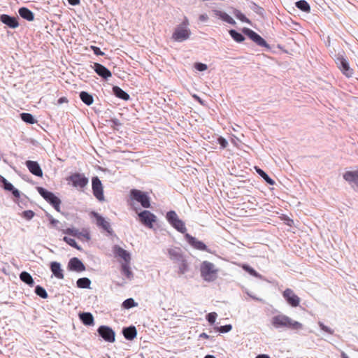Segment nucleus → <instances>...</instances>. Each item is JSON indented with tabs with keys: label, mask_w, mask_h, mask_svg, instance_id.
<instances>
[{
	"label": "nucleus",
	"mask_w": 358,
	"mask_h": 358,
	"mask_svg": "<svg viewBox=\"0 0 358 358\" xmlns=\"http://www.w3.org/2000/svg\"><path fill=\"white\" fill-rule=\"evenodd\" d=\"M50 268L51 271L57 278H64V275L63 273V270L61 268V265L59 263L57 262H52L50 265Z\"/></svg>",
	"instance_id": "5701e85b"
},
{
	"label": "nucleus",
	"mask_w": 358,
	"mask_h": 358,
	"mask_svg": "<svg viewBox=\"0 0 358 358\" xmlns=\"http://www.w3.org/2000/svg\"><path fill=\"white\" fill-rule=\"evenodd\" d=\"M80 98L82 101L87 106H90L94 102L93 96L86 92H81L80 93Z\"/></svg>",
	"instance_id": "7c9ffc66"
},
{
	"label": "nucleus",
	"mask_w": 358,
	"mask_h": 358,
	"mask_svg": "<svg viewBox=\"0 0 358 358\" xmlns=\"http://www.w3.org/2000/svg\"><path fill=\"white\" fill-rule=\"evenodd\" d=\"M63 239L69 245L76 248L77 250H80V247L77 244L74 239L69 238L67 236H64Z\"/></svg>",
	"instance_id": "c03bdc74"
},
{
	"label": "nucleus",
	"mask_w": 358,
	"mask_h": 358,
	"mask_svg": "<svg viewBox=\"0 0 358 358\" xmlns=\"http://www.w3.org/2000/svg\"><path fill=\"white\" fill-rule=\"evenodd\" d=\"M341 357H342V358H349V357L347 356V355H346L345 352H343L341 353Z\"/></svg>",
	"instance_id": "680f3d73"
},
{
	"label": "nucleus",
	"mask_w": 358,
	"mask_h": 358,
	"mask_svg": "<svg viewBox=\"0 0 358 358\" xmlns=\"http://www.w3.org/2000/svg\"><path fill=\"white\" fill-rule=\"evenodd\" d=\"M217 316V313L215 312H213V313H210L209 314H208L206 318H207V320L208 321V322L210 324H213L215 323Z\"/></svg>",
	"instance_id": "49530a36"
},
{
	"label": "nucleus",
	"mask_w": 358,
	"mask_h": 358,
	"mask_svg": "<svg viewBox=\"0 0 358 358\" xmlns=\"http://www.w3.org/2000/svg\"><path fill=\"white\" fill-rule=\"evenodd\" d=\"M282 296L287 302L292 307L299 306L301 299L294 294V291L289 288H287L282 293Z\"/></svg>",
	"instance_id": "1a4fd4ad"
},
{
	"label": "nucleus",
	"mask_w": 358,
	"mask_h": 358,
	"mask_svg": "<svg viewBox=\"0 0 358 358\" xmlns=\"http://www.w3.org/2000/svg\"><path fill=\"white\" fill-rule=\"evenodd\" d=\"M138 215L140 222L150 229L153 227V224L157 221V217L148 210H143Z\"/></svg>",
	"instance_id": "423d86ee"
},
{
	"label": "nucleus",
	"mask_w": 358,
	"mask_h": 358,
	"mask_svg": "<svg viewBox=\"0 0 358 358\" xmlns=\"http://www.w3.org/2000/svg\"><path fill=\"white\" fill-rule=\"evenodd\" d=\"M176 230H178V231L181 232V233H185L187 229H186V227L185 226V224L184 222L178 219V220H176L175 222H173L172 224H171Z\"/></svg>",
	"instance_id": "c9c22d12"
},
{
	"label": "nucleus",
	"mask_w": 358,
	"mask_h": 358,
	"mask_svg": "<svg viewBox=\"0 0 358 358\" xmlns=\"http://www.w3.org/2000/svg\"><path fill=\"white\" fill-rule=\"evenodd\" d=\"M76 283L79 288H90L91 281L87 278H81L77 280Z\"/></svg>",
	"instance_id": "f704fd0d"
},
{
	"label": "nucleus",
	"mask_w": 358,
	"mask_h": 358,
	"mask_svg": "<svg viewBox=\"0 0 358 358\" xmlns=\"http://www.w3.org/2000/svg\"><path fill=\"white\" fill-rule=\"evenodd\" d=\"M199 337L205 338V339H208L209 338V336L206 333H202L200 334Z\"/></svg>",
	"instance_id": "13d9d810"
},
{
	"label": "nucleus",
	"mask_w": 358,
	"mask_h": 358,
	"mask_svg": "<svg viewBox=\"0 0 358 358\" xmlns=\"http://www.w3.org/2000/svg\"><path fill=\"white\" fill-rule=\"evenodd\" d=\"M69 267L71 270L78 272L83 271L85 270V267L83 262L76 257H73L70 259L69 263Z\"/></svg>",
	"instance_id": "aec40b11"
},
{
	"label": "nucleus",
	"mask_w": 358,
	"mask_h": 358,
	"mask_svg": "<svg viewBox=\"0 0 358 358\" xmlns=\"http://www.w3.org/2000/svg\"><path fill=\"white\" fill-rule=\"evenodd\" d=\"M26 166L32 174L36 176H42L43 171L38 162L28 160L26 162Z\"/></svg>",
	"instance_id": "f3484780"
},
{
	"label": "nucleus",
	"mask_w": 358,
	"mask_h": 358,
	"mask_svg": "<svg viewBox=\"0 0 358 358\" xmlns=\"http://www.w3.org/2000/svg\"><path fill=\"white\" fill-rule=\"evenodd\" d=\"M64 233L73 236H78L80 234L78 230L74 228H67L64 230Z\"/></svg>",
	"instance_id": "a18cd8bd"
},
{
	"label": "nucleus",
	"mask_w": 358,
	"mask_h": 358,
	"mask_svg": "<svg viewBox=\"0 0 358 358\" xmlns=\"http://www.w3.org/2000/svg\"><path fill=\"white\" fill-rule=\"evenodd\" d=\"M38 192L40 195L49 202L56 210L59 211V206L61 203L60 199L56 196L52 192L48 191L43 187H38Z\"/></svg>",
	"instance_id": "20e7f679"
},
{
	"label": "nucleus",
	"mask_w": 358,
	"mask_h": 358,
	"mask_svg": "<svg viewBox=\"0 0 358 358\" xmlns=\"http://www.w3.org/2000/svg\"><path fill=\"white\" fill-rule=\"evenodd\" d=\"M121 273L127 279L131 280L134 277V273L130 267V263H121Z\"/></svg>",
	"instance_id": "bb28decb"
},
{
	"label": "nucleus",
	"mask_w": 358,
	"mask_h": 358,
	"mask_svg": "<svg viewBox=\"0 0 358 358\" xmlns=\"http://www.w3.org/2000/svg\"><path fill=\"white\" fill-rule=\"evenodd\" d=\"M343 177L355 189L358 190V169L345 171Z\"/></svg>",
	"instance_id": "0eeeda50"
},
{
	"label": "nucleus",
	"mask_w": 358,
	"mask_h": 358,
	"mask_svg": "<svg viewBox=\"0 0 358 358\" xmlns=\"http://www.w3.org/2000/svg\"><path fill=\"white\" fill-rule=\"evenodd\" d=\"M92 191L94 196L100 201L104 200L103 186L98 177H94L92 180Z\"/></svg>",
	"instance_id": "6e6552de"
},
{
	"label": "nucleus",
	"mask_w": 358,
	"mask_h": 358,
	"mask_svg": "<svg viewBox=\"0 0 358 358\" xmlns=\"http://www.w3.org/2000/svg\"><path fill=\"white\" fill-rule=\"evenodd\" d=\"M232 329V326L231 324H227L224 326H221L217 327V331L220 333H227L231 331Z\"/></svg>",
	"instance_id": "09e8293b"
},
{
	"label": "nucleus",
	"mask_w": 358,
	"mask_h": 358,
	"mask_svg": "<svg viewBox=\"0 0 358 358\" xmlns=\"http://www.w3.org/2000/svg\"><path fill=\"white\" fill-rule=\"evenodd\" d=\"M58 220L54 219V218H52L50 220V223L52 224V225H56L57 223H58Z\"/></svg>",
	"instance_id": "bf43d9fd"
},
{
	"label": "nucleus",
	"mask_w": 358,
	"mask_h": 358,
	"mask_svg": "<svg viewBox=\"0 0 358 358\" xmlns=\"http://www.w3.org/2000/svg\"><path fill=\"white\" fill-rule=\"evenodd\" d=\"M185 238L187 242L194 248L199 250H206V245L203 242L197 240L196 238L192 236L189 234H185Z\"/></svg>",
	"instance_id": "dca6fc26"
},
{
	"label": "nucleus",
	"mask_w": 358,
	"mask_h": 358,
	"mask_svg": "<svg viewBox=\"0 0 358 358\" xmlns=\"http://www.w3.org/2000/svg\"><path fill=\"white\" fill-rule=\"evenodd\" d=\"M337 64L339 69L345 76H346L348 78L352 76L353 70L350 67L348 61L345 58L338 57Z\"/></svg>",
	"instance_id": "4468645a"
},
{
	"label": "nucleus",
	"mask_w": 358,
	"mask_h": 358,
	"mask_svg": "<svg viewBox=\"0 0 358 358\" xmlns=\"http://www.w3.org/2000/svg\"><path fill=\"white\" fill-rule=\"evenodd\" d=\"M20 278L21 280L23 281L24 282L27 283L30 286H33L34 282L31 275L29 273L25 271L22 272L20 273Z\"/></svg>",
	"instance_id": "2f4dec72"
},
{
	"label": "nucleus",
	"mask_w": 358,
	"mask_h": 358,
	"mask_svg": "<svg viewBox=\"0 0 358 358\" xmlns=\"http://www.w3.org/2000/svg\"><path fill=\"white\" fill-rule=\"evenodd\" d=\"M218 268L210 262L203 261L200 266V273L203 280L213 282L217 278Z\"/></svg>",
	"instance_id": "f03ea898"
},
{
	"label": "nucleus",
	"mask_w": 358,
	"mask_h": 358,
	"mask_svg": "<svg viewBox=\"0 0 358 358\" xmlns=\"http://www.w3.org/2000/svg\"><path fill=\"white\" fill-rule=\"evenodd\" d=\"M255 170L257 173L260 176H262L267 183H268L269 185H273L275 183L274 180L271 179L263 170L257 166H255Z\"/></svg>",
	"instance_id": "72a5a7b5"
},
{
	"label": "nucleus",
	"mask_w": 358,
	"mask_h": 358,
	"mask_svg": "<svg viewBox=\"0 0 358 358\" xmlns=\"http://www.w3.org/2000/svg\"><path fill=\"white\" fill-rule=\"evenodd\" d=\"M94 216L96 218V224L98 226L101 227L108 232H110L111 227L110 223L108 221H106L102 216L96 213H94Z\"/></svg>",
	"instance_id": "412c9836"
},
{
	"label": "nucleus",
	"mask_w": 358,
	"mask_h": 358,
	"mask_svg": "<svg viewBox=\"0 0 358 358\" xmlns=\"http://www.w3.org/2000/svg\"><path fill=\"white\" fill-rule=\"evenodd\" d=\"M35 292L37 295H38L39 296H41L43 299H47L48 296V293L46 292L45 289L39 285L36 287Z\"/></svg>",
	"instance_id": "a19ab883"
},
{
	"label": "nucleus",
	"mask_w": 358,
	"mask_h": 358,
	"mask_svg": "<svg viewBox=\"0 0 358 358\" xmlns=\"http://www.w3.org/2000/svg\"><path fill=\"white\" fill-rule=\"evenodd\" d=\"M113 92L117 97L121 99H123L124 101H127L129 99V95L117 86H115L113 87Z\"/></svg>",
	"instance_id": "c85d7f7f"
},
{
	"label": "nucleus",
	"mask_w": 358,
	"mask_h": 358,
	"mask_svg": "<svg viewBox=\"0 0 358 358\" xmlns=\"http://www.w3.org/2000/svg\"><path fill=\"white\" fill-rule=\"evenodd\" d=\"M168 254L169 258L174 262L176 263L179 260H181L184 256L182 255L180 248H171L168 250Z\"/></svg>",
	"instance_id": "4be33fe9"
},
{
	"label": "nucleus",
	"mask_w": 358,
	"mask_h": 358,
	"mask_svg": "<svg viewBox=\"0 0 358 358\" xmlns=\"http://www.w3.org/2000/svg\"><path fill=\"white\" fill-rule=\"evenodd\" d=\"M233 13L236 17H237L241 21L248 23L250 22L249 20L240 10L235 9Z\"/></svg>",
	"instance_id": "37998d69"
},
{
	"label": "nucleus",
	"mask_w": 358,
	"mask_h": 358,
	"mask_svg": "<svg viewBox=\"0 0 358 358\" xmlns=\"http://www.w3.org/2000/svg\"><path fill=\"white\" fill-rule=\"evenodd\" d=\"M241 267L244 271L250 273L251 275L257 278L260 277L259 274L254 268H252L248 264H242Z\"/></svg>",
	"instance_id": "58836bf2"
},
{
	"label": "nucleus",
	"mask_w": 358,
	"mask_h": 358,
	"mask_svg": "<svg viewBox=\"0 0 358 358\" xmlns=\"http://www.w3.org/2000/svg\"><path fill=\"white\" fill-rule=\"evenodd\" d=\"M176 264H177L178 274L179 275H183L188 271L189 264L185 257L182 258L181 260H179Z\"/></svg>",
	"instance_id": "b1692460"
},
{
	"label": "nucleus",
	"mask_w": 358,
	"mask_h": 358,
	"mask_svg": "<svg viewBox=\"0 0 358 358\" xmlns=\"http://www.w3.org/2000/svg\"><path fill=\"white\" fill-rule=\"evenodd\" d=\"M255 358H270V357L267 355L262 354L257 355Z\"/></svg>",
	"instance_id": "4d7b16f0"
},
{
	"label": "nucleus",
	"mask_w": 358,
	"mask_h": 358,
	"mask_svg": "<svg viewBox=\"0 0 358 358\" xmlns=\"http://www.w3.org/2000/svg\"><path fill=\"white\" fill-rule=\"evenodd\" d=\"M90 48L93 50L94 53L96 55H101L102 56V55H104V52H102L99 47H96V46H94V45H92L90 47Z\"/></svg>",
	"instance_id": "3c124183"
},
{
	"label": "nucleus",
	"mask_w": 358,
	"mask_h": 358,
	"mask_svg": "<svg viewBox=\"0 0 358 358\" xmlns=\"http://www.w3.org/2000/svg\"><path fill=\"white\" fill-rule=\"evenodd\" d=\"M123 335L127 340H133L136 337L137 331L135 327L131 326L123 329Z\"/></svg>",
	"instance_id": "a878e982"
},
{
	"label": "nucleus",
	"mask_w": 358,
	"mask_h": 358,
	"mask_svg": "<svg viewBox=\"0 0 358 358\" xmlns=\"http://www.w3.org/2000/svg\"><path fill=\"white\" fill-rule=\"evenodd\" d=\"M318 324H319L320 327L321 328V329L322 331H325V332H327V333H328L329 334H334V330L331 329L330 327L324 325L322 322H319Z\"/></svg>",
	"instance_id": "de8ad7c7"
},
{
	"label": "nucleus",
	"mask_w": 358,
	"mask_h": 358,
	"mask_svg": "<svg viewBox=\"0 0 358 358\" xmlns=\"http://www.w3.org/2000/svg\"><path fill=\"white\" fill-rule=\"evenodd\" d=\"M80 319L85 325H92L94 324V317L90 313H83L80 314Z\"/></svg>",
	"instance_id": "c756f323"
},
{
	"label": "nucleus",
	"mask_w": 358,
	"mask_h": 358,
	"mask_svg": "<svg viewBox=\"0 0 358 358\" xmlns=\"http://www.w3.org/2000/svg\"><path fill=\"white\" fill-rule=\"evenodd\" d=\"M137 306V303L134 301V300L131 298L126 299L123 303L122 306L123 308L126 309H129L131 308L135 307Z\"/></svg>",
	"instance_id": "79ce46f5"
},
{
	"label": "nucleus",
	"mask_w": 358,
	"mask_h": 358,
	"mask_svg": "<svg viewBox=\"0 0 358 358\" xmlns=\"http://www.w3.org/2000/svg\"><path fill=\"white\" fill-rule=\"evenodd\" d=\"M18 13L22 18L28 21H33L34 20V13L29 9L25 7L20 8L18 10Z\"/></svg>",
	"instance_id": "cd10ccee"
},
{
	"label": "nucleus",
	"mask_w": 358,
	"mask_h": 358,
	"mask_svg": "<svg viewBox=\"0 0 358 358\" xmlns=\"http://www.w3.org/2000/svg\"><path fill=\"white\" fill-rule=\"evenodd\" d=\"M199 20L201 22H206L208 19V16L206 14H202L199 15Z\"/></svg>",
	"instance_id": "5fc2aeb1"
},
{
	"label": "nucleus",
	"mask_w": 358,
	"mask_h": 358,
	"mask_svg": "<svg viewBox=\"0 0 358 358\" xmlns=\"http://www.w3.org/2000/svg\"><path fill=\"white\" fill-rule=\"evenodd\" d=\"M113 252L115 257H119L123 261L122 263H130L131 255L129 252L120 246L117 245H114L113 248Z\"/></svg>",
	"instance_id": "9b49d317"
},
{
	"label": "nucleus",
	"mask_w": 358,
	"mask_h": 358,
	"mask_svg": "<svg viewBox=\"0 0 358 358\" xmlns=\"http://www.w3.org/2000/svg\"><path fill=\"white\" fill-rule=\"evenodd\" d=\"M130 197L131 199L140 203L145 208L150 207V201L147 193L141 190L133 189L130 191Z\"/></svg>",
	"instance_id": "39448f33"
},
{
	"label": "nucleus",
	"mask_w": 358,
	"mask_h": 358,
	"mask_svg": "<svg viewBox=\"0 0 358 358\" xmlns=\"http://www.w3.org/2000/svg\"><path fill=\"white\" fill-rule=\"evenodd\" d=\"M124 284V282H122V283H117V285L118 286L123 285Z\"/></svg>",
	"instance_id": "0e129e2a"
},
{
	"label": "nucleus",
	"mask_w": 358,
	"mask_h": 358,
	"mask_svg": "<svg viewBox=\"0 0 358 358\" xmlns=\"http://www.w3.org/2000/svg\"><path fill=\"white\" fill-rule=\"evenodd\" d=\"M70 180L74 187L79 188H84L88 183V179L80 173H74L71 176Z\"/></svg>",
	"instance_id": "ddd939ff"
},
{
	"label": "nucleus",
	"mask_w": 358,
	"mask_h": 358,
	"mask_svg": "<svg viewBox=\"0 0 358 358\" xmlns=\"http://www.w3.org/2000/svg\"><path fill=\"white\" fill-rule=\"evenodd\" d=\"M21 119L29 124H34L36 122V120L34 119V116L27 113H23L20 114Z\"/></svg>",
	"instance_id": "4c0bfd02"
},
{
	"label": "nucleus",
	"mask_w": 358,
	"mask_h": 358,
	"mask_svg": "<svg viewBox=\"0 0 358 358\" xmlns=\"http://www.w3.org/2000/svg\"><path fill=\"white\" fill-rule=\"evenodd\" d=\"M166 219L168 220L169 223L171 224H172L173 222H175L179 218H178V216L176 214V213L175 211L171 210V211H169V212L167 213V214H166Z\"/></svg>",
	"instance_id": "ea45409f"
},
{
	"label": "nucleus",
	"mask_w": 358,
	"mask_h": 358,
	"mask_svg": "<svg viewBox=\"0 0 358 358\" xmlns=\"http://www.w3.org/2000/svg\"><path fill=\"white\" fill-rule=\"evenodd\" d=\"M205 358H215V357L213 355H206V356L205 357Z\"/></svg>",
	"instance_id": "e2e57ef3"
},
{
	"label": "nucleus",
	"mask_w": 358,
	"mask_h": 358,
	"mask_svg": "<svg viewBox=\"0 0 358 358\" xmlns=\"http://www.w3.org/2000/svg\"><path fill=\"white\" fill-rule=\"evenodd\" d=\"M94 71L101 77L107 79L110 77H111L112 73L111 72L106 68L104 66L99 64V63H94Z\"/></svg>",
	"instance_id": "2eb2a0df"
},
{
	"label": "nucleus",
	"mask_w": 358,
	"mask_h": 358,
	"mask_svg": "<svg viewBox=\"0 0 358 358\" xmlns=\"http://www.w3.org/2000/svg\"><path fill=\"white\" fill-rule=\"evenodd\" d=\"M0 182H1L3 184V188L6 189V190H8V191H10L12 192V194L15 197V198H20V192L15 189L13 185L9 182L5 178H3V176H0Z\"/></svg>",
	"instance_id": "6ab92c4d"
},
{
	"label": "nucleus",
	"mask_w": 358,
	"mask_h": 358,
	"mask_svg": "<svg viewBox=\"0 0 358 358\" xmlns=\"http://www.w3.org/2000/svg\"><path fill=\"white\" fill-rule=\"evenodd\" d=\"M217 141L222 148H225L228 145V142L223 137H219Z\"/></svg>",
	"instance_id": "864d4df0"
},
{
	"label": "nucleus",
	"mask_w": 358,
	"mask_h": 358,
	"mask_svg": "<svg viewBox=\"0 0 358 358\" xmlns=\"http://www.w3.org/2000/svg\"><path fill=\"white\" fill-rule=\"evenodd\" d=\"M1 21L10 28H16L19 26L17 17H11L6 14L0 16Z\"/></svg>",
	"instance_id": "a211bd4d"
},
{
	"label": "nucleus",
	"mask_w": 358,
	"mask_h": 358,
	"mask_svg": "<svg viewBox=\"0 0 358 358\" xmlns=\"http://www.w3.org/2000/svg\"><path fill=\"white\" fill-rule=\"evenodd\" d=\"M188 26L189 20L185 17L182 22L176 27L172 34V39L177 42H182L188 39L191 34V31Z\"/></svg>",
	"instance_id": "7ed1b4c3"
},
{
	"label": "nucleus",
	"mask_w": 358,
	"mask_h": 358,
	"mask_svg": "<svg viewBox=\"0 0 358 358\" xmlns=\"http://www.w3.org/2000/svg\"><path fill=\"white\" fill-rule=\"evenodd\" d=\"M271 324L276 329L287 328L292 330H300L303 329V324L292 320L284 314H278L273 316L271 320Z\"/></svg>",
	"instance_id": "f257e3e1"
},
{
	"label": "nucleus",
	"mask_w": 358,
	"mask_h": 358,
	"mask_svg": "<svg viewBox=\"0 0 358 358\" xmlns=\"http://www.w3.org/2000/svg\"><path fill=\"white\" fill-rule=\"evenodd\" d=\"M295 4L299 9L303 12L309 13L310 11V7L308 2L305 0H300L296 1Z\"/></svg>",
	"instance_id": "473e14b6"
},
{
	"label": "nucleus",
	"mask_w": 358,
	"mask_h": 358,
	"mask_svg": "<svg viewBox=\"0 0 358 358\" xmlns=\"http://www.w3.org/2000/svg\"><path fill=\"white\" fill-rule=\"evenodd\" d=\"M229 34L232 38L238 43H241L245 40L244 36L241 34L237 32L236 30L231 29L229 31Z\"/></svg>",
	"instance_id": "e433bc0d"
},
{
	"label": "nucleus",
	"mask_w": 358,
	"mask_h": 358,
	"mask_svg": "<svg viewBox=\"0 0 358 358\" xmlns=\"http://www.w3.org/2000/svg\"><path fill=\"white\" fill-rule=\"evenodd\" d=\"M213 12L217 17H218L223 21H224L229 24H236V22L234 20V19L231 16H229L227 13H226L224 12H222L218 10H213Z\"/></svg>",
	"instance_id": "393cba45"
},
{
	"label": "nucleus",
	"mask_w": 358,
	"mask_h": 358,
	"mask_svg": "<svg viewBox=\"0 0 358 358\" xmlns=\"http://www.w3.org/2000/svg\"><path fill=\"white\" fill-rule=\"evenodd\" d=\"M68 1L73 6L78 5L80 3V0H68Z\"/></svg>",
	"instance_id": "6e6d98bb"
},
{
	"label": "nucleus",
	"mask_w": 358,
	"mask_h": 358,
	"mask_svg": "<svg viewBox=\"0 0 358 358\" xmlns=\"http://www.w3.org/2000/svg\"><path fill=\"white\" fill-rule=\"evenodd\" d=\"M99 335L107 342L113 343L115 341V332L108 327L101 326L98 329Z\"/></svg>",
	"instance_id": "f8f14e48"
},
{
	"label": "nucleus",
	"mask_w": 358,
	"mask_h": 358,
	"mask_svg": "<svg viewBox=\"0 0 358 358\" xmlns=\"http://www.w3.org/2000/svg\"><path fill=\"white\" fill-rule=\"evenodd\" d=\"M243 31L245 34H246L251 40H252L255 43H256L258 45L261 47H268L266 41L261 37L255 31H252L248 28H244Z\"/></svg>",
	"instance_id": "9d476101"
},
{
	"label": "nucleus",
	"mask_w": 358,
	"mask_h": 358,
	"mask_svg": "<svg viewBox=\"0 0 358 358\" xmlns=\"http://www.w3.org/2000/svg\"><path fill=\"white\" fill-rule=\"evenodd\" d=\"M34 216V213L32 210H25L23 212V217L27 220H31Z\"/></svg>",
	"instance_id": "8fccbe9b"
},
{
	"label": "nucleus",
	"mask_w": 358,
	"mask_h": 358,
	"mask_svg": "<svg viewBox=\"0 0 358 358\" xmlns=\"http://www.w3.org/2000/svg\"><path fill=\"white\" fill-rule=\"evenodd\" d=\"M67 102V99L65 97H62L59 99V103Z\"/></svg>",
	"instance_id": "052dcab7"
},
{
	"label": "nucleus",
	"mask_w": 358,
	"mask_h": 358,
	"mask_svg": "<svg viewBox=\"0 0 358 358\" xmlns=\"http://www.w3.org/2000/svg\"><path fill=\"white\" fill-rule=\"evenodd\" d=\"M195 67L199 71H203L207 69V65L202 63H196L195 64Z\"/></svg>",
	"instance_id": "603ef678"
}]
</instances>
